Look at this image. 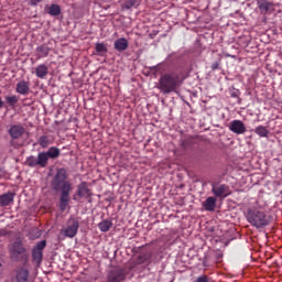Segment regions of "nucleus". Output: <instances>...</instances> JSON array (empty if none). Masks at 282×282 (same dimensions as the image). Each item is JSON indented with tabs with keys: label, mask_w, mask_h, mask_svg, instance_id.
<instances>
[{
	"label": "nucleus",
	"mask_w": 282,
	"mask_h": 282,
	"mask_svg": "<svg viewBox=\"0 0 282 282\" xmlns=\"http://www.w3.org/2000/svg\"><path fill=\"white\" fill-rule=\"evenodd\" d=\"M9 252L11 259H13L14 261H19L25 256V247H23V243H21V241H15L10 246Z\"/></svg>",
	"instance_id": "nucleus-5"
},
{
	"label": "nucleus",
	"mask_w": 282,
	"mask_h": 282,
	"mask_svg": "<svg viewBox=\"0 0 282 282\" xmlns=\"http://www.w3.org/2000/svg\"><path fill=\"white\" fill-rule=\"evenodd\" d=\"M135 1L137 0H127L126 1V8L129 10V9H131V8H133V6H135Z\"/></svg>",
	"instance_id": "nucleus-31"
},
{
	"label": "nucleus",
	"mask_w": 282,
	"mask_h": 282,
	"mask_svg": "<svg viewBox=\"0 0 282 282\" xmlns=\"http://www.w3.org/2000/svg\"><path fill=\"white\" fill-rule=\"evenodd\" d=\"M259 8H260V10H264V12H268L270 10V8H272V3L268 2V1H262L259 3Z\"/></svg>",
	"instance_id": "nucleus-28"
},
{
	"label": "nucleus",
	"mask_w": 282,
	"mask_h": 282,
	"mask_svg": "<svg viewBox=\"0 0 282 282\" xmlns=\"http://www.w3.org/2000/svg\"><path fill=\"white\" fill-rule=\"evenodd\" d=\"M3 107V101L0 99V109Z\"/></svg>",
	"instance_id": "nucleus-35"
},
{
	"label": "nucleus",
	"mask_w": 282,
	"mask_h": 282,
	"mask_svg": "<svg viewBox=\"0 0 282 282\" xmlns=\"http://www.w3.org/2000/svg\"><path fill=\"white\" fill-rule=\"evenodd\" d=\"M28 166H31L32 169L39 166V156H29L26 159Z\"/></svg>",
	"instance_id": "nucleus-26"
},
{
	"label": "nucleus",
	"mask_w": 282,
	"mask_h": 282,
	"mask_svg": "<svg viewBox=\"0 0 282 282\" xmlns=\"http://www.w3.org/2000/svg\"><path fill=\"white\" fill-rule=\"evenodd\" d=\"M30 276V272L26 269H19L15 275L17 282H28V279Z\"/></svg>",
	"instance_id": "nucleus-17"
},
{
	"label": "nucleus",
	"mask_w": 282,
	"mask_h": 282,
	"mask_svg": "<svg viewBox=\"0 0 282 282\" xmlns=\"http://www.w3.org/2000/svg\"><path fill=\"white\" fill-rule=\"evenodd\" d=\"M51 186L53 191H61L59 210H62V213H65V210H67V206H69V193L74 191V186L72 185V183L67 181V170H57V173L54 176Z\"/></svg>",
	"instance_id": "nucleus-1"
},
{
	"label": "nucleus",
	"mask_w": 282,
	"mask_h": 282,
	"mask_svg": "<svg viewBox=\"0 0 282 282\" xmlns=\"http://www.w3.org/2000/svg\"><path fill=\"white\" fill-rule=\"evenodd\" d=\"M111 226H113L111 220H102L98 224V228L101 232H109V230H111Z\"/></svg>",
	"instance_id": "nucleus-21"
},
{
	"label": "nucleus",
	"mask_w": 282,
	"mask_h": 282,
	"mask_svg": "<svg viewBox=\"0 0 282 282\" xmlns=\"http://www.w3.org/2000/svg\"><path fill=\"white\" fill-rule=\"evenodd\" d=\"M14 202V195L12 193H7L0 196V206H10Z\"/></svg>",
	"instance_id": "nucleus-15"
},
{
	"label": "nucleus",
	"mask_w": 282,
	"mask_h": 282,
	"mask_svg": "<svg viewBox=\"0 0 282 282\" xmlns=\"http://www.w3.org/2000/svg\"><path fill=\"white\" fill-rule=\"evenodd\" d=\"M195 282H208V276L200 275L195 280Z\"/></svg>",
	"instance_id": "nucleus-32"
},
{
	"label": "nucleus",
	"mask_w": 282,
	"mask_h": 282,
	"mask_svg": "<svg viewBox=\"0 0 282 282\" xmlns=\"http://www.w3.org/2000/svg\"><path fill=\"white\" fill-rule=\"evenodd\" d=\"M50 161L47 154L45 152H40L37 154V164L41 169H45L47 166V162Z\"/></svg>",
	"instance_id": "nucleus-18"
},
{
	"label": "nucleus",
	"mask_w": 282,
	"mask_h": 282,
	"mask_svg": "<svg viewBox=\"0 0 282 282\" xmlns=\"http://www.w3.org/2000/svg\"><path fill=\"white\" fill-rule=\"evenodd\" d=\"M37 143L42 149H47L50 144H54V138L52 135H42L39 138Z\"/></svg>",
	"instance_id": "nucleus-14"
},
{
	"label": "nucleus",
	"mask_w": 282,
	"mask_h": 282,
	"mask_svg": "<svg viewBox=\"0 0 282 282\" xmlns=\"http://www.w3.org/2000/svg\"><path fill=\"white\" fill-rule=\"evenodd\" d=\"M77 196L84 197V199H89V197H91V189H89L87 183L83 182L77 186Z\"/></svg>",
	"instance_id": "nucleus-9"
},
{
	"label": "nucleus",
	"mask_w": 282,
	"mask_h": 282,
	"mask_svg": "<svg viewBox=\"0 0 282 282\" xmlns=\"http://www.w3.org/2000/svg\"><path fill=\"white\" fill-rule=\"evenodd\" d=\"M36 53L40 54L41 58H45V56L50 55V47L46 45L39 46Z\"/></svg>",
	"instance_id": "nucleus-23"
},
{
	"label": "nucleus",
	"mask_w": 282,
	"mask_h": 282,
	"mask_svg": "<svg viewBox=\"0 0 282 282\" xmlns=\"http://www.w3.org/2000/svg\"><path fill=\"white\" fill-rule=\"evenodd\" d=\"M6 100L9 105V107H14V105H17V102H19V97H17V95H13V96L6 97Z\"/></svg>",
	"instance_id": "nucleus-27"
},
{
	"label": "nucleus",
	"mask_w": 282,
	"mask_h": 282,
	"mask_svg": "<svg viewBox=\"0 0 282 282\" xmlns=\"http://www.w3.org/2000/svg\"><path fill=\"white\" fill-rule=\"evenodd\" d=\"M96 52H98V54H104L105 52H107V46H105V44L102 43H97Z\"/></svg>",
	"instance_id": "nucleus-30"
},
{
	"label": "nucleus",
	"mask_w": 282,
	"mask_h": 282,
	"mask_svg": "<svg viewBox=\"0 0 282 282\" xmlns=\"http://www.w3.org/2000/svg\"><path fill=\"white\" fill-rule=\"evenodd\" d=\"M1 268H2V264H1V260H0V274H1Z\"/></svg>",
	"instance_id": "nucleus-36"
},
{
	"label": "nucleus",
	"mask_w": 282,
	"mask_h": 282,
	"mask_svg": "<svg viewBox=\"0 0 282 282\" xmlns=\"http://www.w3.org/2000/svg\"><path fill=\"white\" fill-rule=\"evenodd\" d=\"M113 47L117 52H127V50H129V40L124 37L117 39L113 43Z\"/></svg>",
	"instance_id": "nucleus-10"
},
{
	"label": "nucleus",
	"mask_w": 282,
	"mask_h": 282,
	"mask_svg": "<svg viewBox=\"0 0 282 282\" xmlns=\"http://www.w3.org/2000/svg\"><path fill=\"white\" fill-rule=\"evenodd\" d=\"M254 133H257V135H259L260 138H268L270 130H268V128L263 126H258L254 129Z\"/></svg>",
	"instance_id": "nucleus-22"
},
{
	"label": "nucleus",
	"mask_w": 282,
	"mask_h": 282,
	"mask_svg": "<svg viewBox=\"0 0 282 282\" xmlns=\"http://www.w3.org/2000/svg\"><path fill=\"white\" fill-rule=\"evenodd\" d=\"M151 257H153V254L151 252L140 253L137 258V263L139 265L142 263H149L151 261Z\"/></svg>",
	"instance_id": "nucleus-19"
},
{
	"label": "nucleus",
	"mask_w": 282,
	"mask_h": 282,
	"mask_svg": "<svg viewBox=\"0 0 282 282\" xmlns=\"http://www.w3.org/2000/svg\"><path fill=\"white\" fill-rule=\"evenodd\" d=\"M229 131L236 133V135H242V133H246V124L241 120H232L229 123Z\"/></svg>",
	"instance_id": "nucleus-8"
},
{
	"label": "nucleus",
	"mask_w": 282,
	"mask_h": 282,
	"mask_svg": "<svg viewBox=\"0 0 282 282\" xmlns=\"http://www.w3.org/2000/svg\"><path fill=\"white\" fill-rule=\"evenodd\" d=\"M212 193H214L216 197H228V186L213 185Z\"/></svg>",
	"instance_id": "nucleus-12"
},
{
	"label": "nucleus",
	"mask_w": 282,
	"mask_h": 282,
	"mask_svg": "<svg viewBox=\"0 0 282 282\" xmlns=\"http://www.w3.org/2000/svg\"><path fill=\"white\" fill-rule=\"evenodd\" d=\"M126 276L124 269H113L108 273L107 282H121Z\"/></svg>",
	"instance_id": "nucleus-7"
},
{
	"label": "nucleus",
	"mask_w": 282,
	"mask_h": 282,
	"mask_svg": "<svg viewBox=\"0 0 282 282\" xmlns=\"http://www.w3.org/2000/svg\"><path fill=\"white\" fill-rule=\"evenodd\" d=\"M41 1H43V0H29V4L30 6H39V3H41Z\"/></svg>",
	"instance_id": "nucleus-33"
},
{
	"label": "nucleus",
	"mask_w": 282,
	"mask_h": 282,
	"mask_svg": "<svg viewBox=\"0 0 282 282\" xmlns=\"http://www.w3.org/2000/svg\"><path fill=\"white\" fill-rule=\"evenodd\" d=\"M45 154L48 159L51 158V160H56V158L61 156V150L56 147H52L47 150V152H45Z\"/></svg>",
	"instance_id": "nucleus-20"
},
{
	"label": "nucleus",
	"mask_w": 282,
	"mask_h": 282,
	"mask_svg": "<svg viewBox=\"0 0 282 282\" xmlns=\"http://www.w3.org/2000/svg\"><path fill=\"white\" fill-rule=\"evenodd\" d=\"M45 246H47V242L45 240H42L36 243V246L33 248V250H39L40 252H43Z\"/></svg>",
	"instance_id": "nucleus-29"
},
{
	"label": "nucleus",
	"mask_w": 282,
	"mask_h": 282,
	"mask_svg": "<svg viewBox=\"0 0 282 282\" xmlns=\"http://www.w3.org/2000/svg\"><path fill=\"white\" fill-rule=\"evenodd\" d=\"M73 199H75V200H76V199H77V198H76V196H74V197H73Z\"/></svg>",
	"instance_id": "nucleus-37"
},
{
	"label": "nucleus",
	"mask_w": 282,
	"mask_h": 282,
	"mask_svg": "<svg viewBox=\"0 0 282 282\" xmlns=\"http://www.w3.org/2000/svg\"><path fill=\"white\" fill-rule=\"evenodd\" d=\"M182 78L180 74L172 72L161 75L156 85L161 94H177V89L182 87Z\"/></svg>",
	"instance_id": "nucleus-2"
},
{
	"label": "nucleus",
	"mask_w": 282,
	"mask_h": 282,
	"mask_svg": "<svg viewBox=\"0 0 282 282\" xmlns=\"http://www.w3.org/2000/svg\"><path fill=\"white\" fill-rule=\"evenodd\" d=\"M48 14H51V17H58L61 14V7L52 4L48 9Z\"/></svg>",
	"instance_id": "nucleus-25"
},
{
	"label": "nucleus",
	"mask_w": 282,
	"mask_h": 282,
	"mask_svg": "<svg viewBox=\"0 0 282 282\" xmlns=\"http://www.w3.org/2000/svg\"><path fill=\"white\" fill-rule=\"evenodd\" d=\"M247 221H249L251 226H254V228H263V226L270 224V217L258 208H248Z\"/></svg>",
	"instance_id": "nucleus-3"
},
{
	"label": "nucleus",
	"mask_w": 282,
	"mask_h": 282,
	"mask_svg": "<svg viewBox=\"0 0 282 282\" xmlns=\"http://www.w3.org/2000/svg\"><path fill=\"white\" fill-rule=\"evenodd\" d=\"M32 258L35 263H41L43 261V251L33 249Z\"/></svg>",
	"instance_id": "nucleus-24"
},
{
	"label": "nucleus",
	"mask_w": 282,
	"mask_h": 282,
	"mask_svg": "<svg viewBox=\"0 0 282 282\" xmlns=\"http://www.w3.org/2000/svg\"><path fill=\"white\" fill-rule=\"evenodd\" d=\"M203 206L205 210L213 213V210H215V206H217V198L213 196L207 197L206 200L203 203Z\"/></svg>",
	"instance_id": "nucleus-13"
},
{
	"label": "nucleus",
	"mask_w": 282,
	"mask_h": 282,
	"mask_svg": "<svg viewBox=\"0 0 282 282\" xmlns=\"http://www.w3.org/2000/svg\"><path fill=\"white\" fill-rule=\"evenodd\" d=\"M78 228H80V223L76 218H70L66 223V227H64L61 231V235L64 237H68L69 239H74L76 235H78Z\"/></svg>",
	"instance_id": "nucleus-4"
},
{
	"label": "nucleus",
	"mask_w": 282,
	"mask_h": 282,
	"mask_svg": "<svg viewBox=\"0 0 282 282\" xmlns=\"http://www.w3.org/2000/svg\"><path fill=\"white\" fill-rule=\"evenodd\" d=\"M212 69H219V64L218 62H215L214 64H212Z\"/></svg>",
	"instance_id": "nucleus-34"
},
{
	"label": "nucleus",
	"mask_w": 282,
	"mask_h": 282,
	"mask_svg": "<svg viewBox=\"0 0 282 282\" xmlns=\"http://www.w3.org/2000/svg\"><path fill=\"white\" fill-rule=\"evenodd\" d=\"M17 94L21 96H28L30 94V83L25 80H20L15 86Z\"/></svg>",
	"instance_id": "nucleus-11"
},
{
	"label": "nucleus",
	"mask_w": 282,
	"mask_h": 282,
	"mask_svg": "<svg viewBox=\"0 0 282 282\" xmlns=\"http://www.w3.org/2000/svg\"><path fill=\"white\" fill-rule=\"evenodd\" d=\"M8 133L11 138V145H14V140H20V138H23L25 135V128L22 124H13L8 130Z\"/></svg>",
	"instance_id": "nucleus-6"
},
{
	"label": "nucleus",
	"mask_w": 282,
	"mask_h": 282,
	"mask_svg": "<svg viewBox=\"0 0 282 282\" xmlns=\"http://www.w3.org/2000/svg\"><path fill=\"white\" fill-rule=\"evenodd\" d=\"M48 73L50 68L45 64H41L37 67H35V76H37V78H45V76H47Z\"/></svg>",
	"instance_id": "nucleus-16"
}]
</instances>
